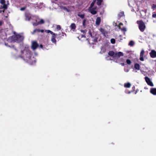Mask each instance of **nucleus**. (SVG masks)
<instances>
[{"instance_id":"obj_28","label":"nucleus","mask_w":156,"mask_h":156,"mask_svg":"<svg viewBox=\"0 0 156 156\" xmlns=\"http://www.w3.org/2000/svg\"><path fill=\"white\" fill-rule=\"evenodd\" d=\"M55 26L56 27V29L57 30H59L61 29V27L59 25H56Z\"/></svg>"},{"instance_id":"obj_23","label":"nucleus","mask_w":156,"mask_h":156,"mask_svg":"<svg viewBox=\"0 0 156 156\" xmlns=\"http://www.w3.org/2000/svg\"><path fill=\"white\" fill-rule=\"evenodd\" d=\"M96 0H94L93 1V2L91 3V4L90 6V7H89V8H91L94 6V4L95 3V2H96Z\"/></svg>"},{"instance_id":"obj_21","label":"nucleus","mask_w":156,"mask_h":156,"mask_svg":"<svg viewBox=\"0 0 156 156\" xmlns=\"http://www.w3.org/2000/svg\"><path fill=\"white\" fill-rule=\"evenodd\" d=\"M77 15L82 19H83L84 17V14H81L80 13H79Z\"/></svg>"},{"instance_id":"obj_20","label":"nucleus","mask_w":156,"mask_h":156,"mask_svg":"<svg viewBox=\"0 0 156 156\" xmlns=\"http://www.w3.org/2000/svg\"><path fill=\"white\" fill-rule=\"evenodd\" d=\"M39 29H36L34 30L33 32H31V33L32 34H34L35 33H38L39 32Z\"/></svg>"},{"instance_id":"obj_12","label":"nucleus","mask_w":156,"mask_h":156,"mask_svg":"<svg viewBox=\"0 0 156 156\" xmlns=\"http://www.w3.org/2000/svg\"><path fill=\"white\" fill-rule=\"evenodd\" d=\"M100 31L101 32V33L103 34V35L105 37H106L107 35V33L106 31L105 30L103 29L100 28Z\"/></svg>"},{"instance_id":"obj_35","label":"nucleus","mask_w":156,"mask_h":156,"mask_svg":"<svg viewBox=\"0 0 156 156\" xmlns=\"http://www.w3.org/2000/svg\"><path fill=\"white\" fill-rule=\"evenodd\" d=\"M31 17L28 16H26V20L27 21H30V20Z\"/></svg>"},{"instance_id":"obj_15","label":"nucleus","mask_w":156,"mask_h":156,"mask_svg":"<svg viewBox=\"0 0 156 156\" xmlns=\"http://www.w3.org/2000/svg\"><path fill=\"white\" fill-rule=\"evenodd\" d=\"M131 86V83L129 82L125 83L124 84V87L125 88H129Z\"/></svg>"},{"instance_id":"obj_3","label":"nucleus","mask_w":156,"mask_h":156,"mask_svg":"<svg viewBox=\"0 0 156 156\" xmlns=\"http://www.w3.org/2000/svg\"><path fill=\"white\" fill-rule=\"evenodd\" d=\"M138 24H139V28L141 32H143L145 28V25L144 23L141 20L138 21H137Z\"/></svg>"},{"instance_id":"obj_13","label":"nucleus","mask_w":156,"mask_h":156,"mask_svg":"<svg viewBox=\"0 0 156 156\" xmlns=\"http://www.w3.org/2000/svg\"><path fill=\"white\" fill-rule=\"evenodd\" d=\"M88 10L93 15L97 13V11L93 9L92 8H89Z\"/></svg>"},{"instance_id":"obj_48","label":"nucleus","mask_w":156,"mask_h":156,"mask_svg":"<svg viewBox=\"0 0 156 156\" xmlns=\"http://www.w3.org/2000/svg\"><path fill=\"white\" fill-rule=\"evenodd\" d=\"M94 42H98L97 40H94Z\"/></svg>"},{"instance_id":"obj_36","label":"nucleus","mask_w":156,"mask_h":156,"mask_svg":"<svg viewBox=\"0 0 156 156\" xmlns=\"http://www.w3.org/2000/svg\"><path fill=\"white\" fill-rule=\"evenodd\" d=\"M3 8L4 9H6L7 8V5L5 4V3L4 4H3Z\"/></svg>"},{"instance_id":"obj_40","label":"nucleus","mask_w":156,"mask_h":156,"mask_svg":"<svg viewBox=\"0 0 156 156\" xmlns=\"http://www.w3.org/2000/svg\"><path fill=\"white\" fill-rule=\"evenodd\" d=\"M33 25L34 26H36L39 25L38 23V22L37 23H33Z\"/></svg>"},{"instance_id":"obj_34","label":"nucleus","mask_w":156,"mask_h":156,"mask_svg":"<svg viewBox=\"0 0 156 156\" xmlns=\"http://www.w3.org/2000/svg\"><path fill=\"white\" fill-rule=\"evenodd\" d=\"M156 8V5L153 4L151 6V9H153V10H154Z\"/></svg>"},{"instance_id":"obj_53","label":"nucleus","mask_w":156,"mask_h":156,"mask_svg":"<svg viewBox=\"0 0 156 156\" xmlns=\"http://www.w3.org/2000/svg\"><path fill=\"white\" fill-rule=\"evenodd\" d=\"M153 22L154 23H155L156 22V21H155V20H153Z\"/></svg>"},{"instance_id":"obj_29","label":"nucleus","mask_w":156,"mask_h":156,"mask_svg":"<svg viewBox=\"0 0 156 156\" xmlns=\"http://www.w3.org/2000/svg\"><path fill=\"white\" fill-rule=\"evenodd\" d=\"M152 17L156 19V12H154L152 13Z\"/></svg>"},{"instance_id":"obj_47","label":"nucleus","mask_w":156,"mask_h":156,"mask_svg":"<svg viewBox=\"0 0 156 156\" xmlns=\"http://www.w3.org/2000/svg\"><path fill=\"white\" fill-rule=\"evenodd\" d=\"M138 90L137 89V90H136V91H135V94H137V92H138Z\"/></svg>"},{"instance_id":"obj_55","label":"nucleus","mask_w":156,"mask_h":156,"mask_svg":"<svg viewBox=\"0 0 156 156\" xmlns=\"http://www.w3.org/2000/svg\"><path fill=\"white\" fill-rule=\"evenodd\" d=\"M2 12H4V10H3V11H2Z\"/></svg>"},{"instance_id":"obj_18","label":"nucleus","mask_w":156,"mask_h":156,"mask_svg":"<svg viewBox=\"0 0 156 156\" xmlns=\"http://www.w3.org/2000/svg\"><path fill=\"white\" fill-rule=\"evenodd\" d=\"M134 68L136 69L139 70L140 69V66L138 63H136L134 65Z\"/></svg>"},{"instance_id":"obj_26","label":"nucleus","mask_w":156,"mask_h":156,"mask_svg":"<svg viewBox=\"0 0 156 156\" xmlns=\"http://www.w3.org/2000/svg\"><path fill=\"white\" fill-rule=\"evenodd\" d=\"M103 0H97V4L100 5H101Z\"/></svg>"},{"instance_id":"obj_6","label":"nucleus","mask_w":156,"mask_h":156,"mask_svg":"<svg viewBox=\"0 0 156 156\" xmlns=\"http://www.w3.org/2000/svg\"><path fill=\"white\" fill-rule=\"evenodd\" d=\"M45 32L48 34L50 33L52 35L51 39H55L57 36V34H55L49 30H45Z\"/></svg>"},{"instance_id":"obj_31","label":"nucleus","mask_w":156,"mask_h":156,"mask_svg":"<svg viewBox=\"0 0 156 156\" xmlns=\"http://www.w3.org/2000/svg\"><path fill=\"white\" fill-rule=\"evenodd\" d=\"M126 62L129 65H130L131 63V61L129 59H127L126 60Z\"/></svg>"},{"instance_id":"obj_56","label":"nucleus","mask_w":156,"mask_h":156,"mask_svg":"<svg viewBox=\"0 0 156 156\" xmlns=\"http://www.w3.org/2000/svg\"><path fill=\"white\" fill-rule=\"evenodd\" d=\"M91 44H94V43L93 42H92V43H91Z\"/></svg>"},{"instance_id":"obj_50","label":"nucleus","mask_w":156,"mask_h":156,"mask_svg":"<svg viewBox=\"0 0 156 156\" xmlns=\"http://www.w3.org/2000/svg\"><path fill=\"white\" fill-rule=\"evenodd\" d=\"M2 21H0V26L2 25Z\"/></svg>"},{"instance_id":"obj_9","label":"nucleus","mask_w":156,"mask_h":156,"mask_svg":"<svg viewBox=\"0 0 156 156\" xmlns=\"http://www.w3.org/2000/svg\"><path fill=\"white\" fill-rule=\"evenodd\" d=\"M144 50H142L140 53V59L141 61H144Z\"/></svg>"},{"instance_id":"obj_11","label":"nucleus","mask_w":156,"mask_h":156,"mask_svg":"<svg viewBox=\"0 0 156 156\" xmlns=\"http://www.w3.org/2000/svg\"><path fill=\"white\" fill-rule=\"evenodd\" d=\"M123 54L122 52L119 51L118 52L115 53V57H119L121 56H123Z\"/></svg>"},{"instance_id":"obj_39","label":"nucleus","mask_w":156,"mask_h":156,"mask_svg":"<svg viewBox=\"0 0 156 156\" xmlns=\"http://www.w3.org/2000/svg\"><path fill=\"white\" fill-rule=\"evenodd\" d=\"M135 87L134 86H133L132 87V90H131L132 92H133L135 90Z\"/></svg>"},{"instance_id":"obj_27","label":"nucleus","mask_w":156,"mask_h":156,"mask_svg":"<svg viewBox=\"0 0 156 156\" xmlns=\"http://www.w3.org/2000/svg\"><path fill=\"white\" fill-rule=\"evenodd\" d=\"M86 22V20L85 19L83 20V21L82 24H83V28H85L86 27V24H85Z\"/></svg>"},{"instance_id":"obj_33","label":"nucleus","mask_w":156,"mask_h":156,"mask_svg":"<svg viewBox=\"0 0 156 156\" xmlns=\"http://www.w3.org/2000/svg\"><path fill=\"white\" fill-rule=\"evenodd\" d=\"M123 32H126V29L125 27H123L122 28H121L120 29Z\"/></svg>"},{"instance_id":"obj_37","label":"nucleus","mask_w":156,"mask_h":156,"mask_svg":"<svg viewBox=\"0 0 156 156\" xmlns=\"http://www.w3.org/2000/svg\"><path fill=\"white\" fill-rule=\"evenodd\" d=\"M0 3L2 5L4 4L5 3V0H0Z\"/></svg>"},{"instance_id":"obj_7","label":"nucleus","mask_w":156,"mask_h":156,"mask_svg":"<svg viewBox=\"0 0 156 156\" xmlns=\"http://www.w3.org/2000/svg\"><path fill=\"white\" fill-rule=\"evenodd\" d=\"M144 78L146 82L148 85L151 87H153L154 86L153 83L148 77L146 76Z\"/></svg>"},{"instance_id":"obj_54","label":"nucleus","mask_w":156,"mask_h":156,"mask_svg":"<svg viewBox=\"0 0 156 156\" xmlns=\"http://www.w3.org/2000/svg\"><path fill=\"white\" fill-rule=\"evenodd\" d=\"M2 12V11L0 10V13H1Z\"/></svg>"},{"instance_id":"obj_4","label":"nucleus","mask_w":156,"mask_h":156,"mask_svg":"<svg viewBox=\"0 0 156 156\" xmlns=\"http://www.w3.org/2000/svg\"><path fill=\"white\" fill-rule=\"evenodd\" d=\"M14 35L12 37L11 39H23L24 37L22 34H17L15 32H14Z\"/></svg>"},{"instance_id":"obj_19","label":"nucleus","mask_w":156,"mask_h":156,"mask_svg":"<svg viewBox=\"0 0 156 156\" xmlns=\"http://www.w3.org/2000/svg\"><path fill=\"white\" fill-rule=\"evenodd\" d=\"M66 36V34L63 33V32H62L59 35L60 37L62 38H64L65 37H64Z\"/></svg>"},{"instance_id":"obj_44","label":"nucleus","mask_w":156,"mask_h":156,"mask_svg":"<svg viewBox=\"0 0 156 156\" xmlns=\"http://www.w3.org/2000/svg\"><path fill=\"white\" fill-rule=\"evenodd\" d=\"M51 40L53 43H56V40Z\"/></svg>"},{"instance_id":"obj_2","label":"nucleus","mask_w":156,"mask_h":156,"mask_svg":"<svg viewBox=\"0 0 156 156\" xmlns=\"http://www.w3.org/2000/svg\"><path fill=\"white\" fill-rule=\"evenodd\" d=\"M5 45L8 46L10 47L12 45V44L15 42H17L19 40H4Z\"/></svg>"},{"instance_id":"obj_17","label":"nucleus","mask_w":156,"mask_h":156,"mask_svg":"<svg viewBox=\"0 0 156 156\" xmlns=\"http://www.w3.org/2000/svg\"><path fill=\"white\" fill-rule=\"evenodd\" d=\"M70 27L71 28V29L73 30V31H74L73 30H75L76 28V26L75 24L74 23H72L70 26Z\"/></svg>"},{"instance_id":"obj_25","label":"nucleus","mask_w":156,"mask_h":156,"mask_svg":"<svg viewBox=\"0 0 156 156\" xmlns=\"http://www.w3.org/2000/svg\"><path fill=\"white\" fill-rule=\"evenodd\" d=\"M44 45H43L42 44H40V45H39V47L40 48H42L43 50H45L46 49V48L44 47Z\"/></svg>"},{"instance_id":"obj_49","label":"nucleus","mask_w":156,"mask_h":156,"mask_svg":"<svg viewBox=\"0 0 156 156\" xmlns=\"http://www.w3.org/2000/svg\"><path fill=\"white\" fill-rule=\"evenodd\" d=\"M88 40V42H89V43L90 44V40H91L89 39V40Z\"/></svg>"},{"instance_id":"obj_5","label":"nucleus","mask_w":156,"mask_h":156,"mask_svg":"<svg viewBox=\"0 0 156 156\" xmlns=\"http://www.w3.org/2000/svg\"><path fill=\"white\" fill-rule=\"evenodd\" d=\"M39 46V44L37 41H32L31 45V48L33 50H36Z\"/></svg>"},{"instance_id":"obj_22","label":"nucleus","mask_w":156,"mask_h":156,"mask_svg":"<svg viewBox=\"0 0 156 156\" xmlns=\"http://www.w3.org/2000/svg\"><path fill=\"white\" fill-rule=\"evenodd\" d=\"M134 44V42L133 41H130L128 44V45L130 46H133Z\"/></svg>"},{"instance_id":"obj_1","label":"nucleus","mask_w":156,"mask_h":156,"mask_svg":"<svg viewBox=\"0 0 156 156\" xmlns=\"http://www.w3.org/2000/svg\"><path fill=\"white\" fill-rule=\"evenodd\" d=\"M32 53L29 48L25 47L23 50L21 51V55L20 56L27 62L31 64H33L36 62V58L34 57L32 58Z\"/></svg>"},{"instance_id":"obj_16","label":"nucleus","mask_w":156,"mask_h":156,"mask_svg":"<svg viewBox=\"0 0 156 156\" xmlns=\"http://www.w3.org/2000/svg\"><path fill=\"white\" fill-rule=\"evenodd\" d=\"M101 18L99 17H98L97 18L96 21V24L98 25H99L101 22Z\"/></svg>"},{"instance_id":"obj_41","label":"nucleus","mask_w":156,"mask_h":156,"mask_svg":"<svg viewBox=\"0 0 156 156\" xmlns=\"http://www.w3.org/2000/svg\"><path fill=\"white\" fill-rule=\"evenodd\" d=\"M111 42L112 44H114L115 43V40H111Z\"/></svg>"},{"instance_id":"obj_42","label":"nucleus","mask_w":156,"mask_h":156,"mask_svg":"<svg viewBox=\"0 0 156 156\" xmlns=\"http://www.w3.org/2000/svg\"><path fill=\"white\" fill-rule=\"evenodd\" d=\"M81 32H82L83 34H85L86 33V32L87 31V30H81Z\"/></svg>"},{"instance_id":"obj_30","label":"nucleus","mask_w":156,"mask_h":156,"mask_svg":"<svg viewBox=\"0 0 156 156\" xmlns=\"http://www.w3.org/2000/svg\"><path fill=\"white\" fill-rule=\"evenodd\" d=\"M124 13L123 12H121L119 13V14L118 15V16L119 17H120L121 16H123L124 15Z\"/></svg>"},{"instance_id":"obj_51","label":"nucleus","mask_w":156,"mask_h":156,"mask_svg":"<svg viewBox=\"0 0 156 156\" xmlns=\"http://www.w3.org/2000/svg\"><path fill=\"white\" fill-rule=\"evenodd\" d=\"M121 64L122 66H124V63H121Z\"/></svg>"},{"instance_id":"obj_38","label":"nucleus","mask_w":156,"mask_h":156,"mask_svg":"<svg viewBox=\"0 0 156 156\" xmlns=\"http://www.w3.org/2000/svg\"><path fill=\"white\" fill-rule=\"evenodd\" d=\"M126 93L127 94H130L131 92H132L131 91H129L128 90H126L125 91Z\"/></svg>"},{"instance_id":"obj_46","label":"nucleus","mask_w":156,"mask_h":156,"mask_svg":"<svg viewBox=\"0 0 156 156\" xmlns=\"http://www.w3.org/2000/svg\"><path fill=\"white\" fill-rule=\"evenodd\" d=\"M40 32H41V33H43L44 31V30H40L39 29Z\"/></svg>"},{"instance_id":"obj_14","label":"nucleus","mask_w":156,"mask_h":156,"mask_svg":"<svg viewBox=\"0 0 156 156\" xmlns=\"http://www.w3.org/2000/svg\"><path fill=\"white\" fill-rule=\"evenodd\" d=\"M115 53L113 51H110L108 52V55L112 57H115Z\"/></svg>"},{"instance_id":"obj_10","label":"nucleus","mask_w":156,"mask_h":156,"mask_svg":"<svg viewBox=\"0 0 156 156\" xmlns=\"http://www.w3.org/2000/svg\"><path fill=\"white\" fill-rule=\"evenodd\" d=\"M150 92L153 95H156V88H151L150 90Z\"/></svg>"},{"instance_id":"obj_43","label":"nucleus","mask_w":156,"mask_h":156,"mask_svg":"<svg viewBox=\"0 0 156 156\" xmlns=\"http://www.w3.org/2000/svg\"><path fill=\"white\" fill-rule=\"evenodd\" d=\"M25 9H26V7H23L21 8L20 9V10L21 11H23Z\"/></svg>"},{"instance_id":"obj_45","label":"nucleus","mask_w":156,"mask_h":156,"mask_svg":"<svg viewBox=\"0 0 156 156\" xmlns=\"http://www.w3.org/2000/svg\"><path fill=\"white\" fill-rule=\"evenodd\" d=\"M92 8L94 10L95 9H96L97 7H96V6H94V7L93 6L92 7Z\"/></svg>"},{"instance_id":"obj_24","label":"nucleus","mask_w":156,"mask_h":156,"mask_svg":"<svg viewBox=\"0 0 156 156\" xmlns=\"http://www.w3.org/2000/svg\"><path fill=\"white\" fill-rule=\"evenodd\" d=\"M38 22L39 25L41 24L44 23V21L43 19H41Z\"/></svg>"},{"instance_id":"obj_52","label":"nucleus","mask_w":156,"mask_h":156,"mask_svg":"<svg viewBox=\"0 0 156 156\" xmlns=\"http://www.w3.org/2000/svg\"><path fill=\"white\" fill-rule=\"evenodd\" d=\"M85 36L84 35H82V37H85Z\"/></svg>"},{"instance_id":"obj_32","label":"nucleus","mask_w":156,"mask_h":156,"mask_svg":"<svg viewBox=\"0 0 156 156\" xmlns=\"http://www.w3.org/2000/svg\"><path fill=\"white\" fill-rule=\"evenodd\" d=\"M123 25V24L121 23H120L119 24H117V23H115V26H117L118 27L119 29H120V27H121L120 25Z\"/></svg>"},{"instance_id":"obj_8","label":"nucleus","mask_w":156,"mask_h":156,"mask_svg":"<svg viewBox=\"0 0 156 156\" xmlns=\"http://www.w3.org/2000/svg\"><path fill=\"white\" fill-rule=\"evenodd\" d=\"M150 55L152 58L156 57V51L154 50H152L151 52L150 53Z\"/></svg>"}]
</instances>
